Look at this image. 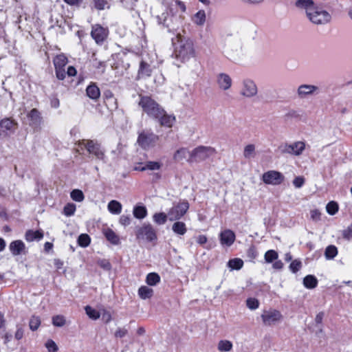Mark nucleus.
I'll list each match as a JSON object with an SVG mask.
<instances>
[{"mask_svg":"<svg viewBox=\"0 0 352 352\" xmlns=\"http://www.w3.org/2000/svg\"><path fill=\"white\" fill-rule=\"evenodd\" d=\"M139 105L151 118L155 119L162 113L163 109L160 104L149 96H140Z\"/></svg>","mask_w":352,"mask_h":352,"instance_id":"nucleus-5","label":"nucleus"},{"mask_svg":"<svg viewBox=\"0 0 352 352\" xmlns=\"http://www.w3.org/2000/svg\"><path fill=\"white\" fill-rule=\"evenodd\" d=\"M98 265L105 270H110L111 265L110 263L105 259H102L98 261Z\"/></svg>","mask_w":352,"mask_h":352,"instance_id":"nucleus-55","label":"nucleus"},{"mask_svg":"<svg viewBox=\"0 0 352 352\" xmlns=\"http://www.w3.org/2000/svg\"><path fill=\"white\" fill-rule=\"evenodd\" d=\"M160 281V276L155 272L149 273L146 276V282L150 286H155Z\"/></svg>","mask_w":352,"mask_h":352,"instance_id":"nucleus-37","label":"nucleus"},{"mask_svg":"<svg viewBox=\"0 0 352 352\" xmlns=\"http://www.w3.org/2000/svg\"><path fill=\"white\" fill-rule=\"evenodd\" d=\"M56 75L58 79L63 80L65 78V68L55 69Z\"/></svg>","mask_w":352,"mask_h":352,"instance_id":"nucleus-56","label":"nucleus"},{"mask_svg":"<svg viewBox=\"0 0 352 352\" xmlns=\"http://www.w3.org/2000/svg\"><path fill=\"white\" fill-rule=\"evenodd\" d=\"M94 4L95 8L98 10H102L109 8L107 0H94Z\"/></svg>","mask_w":352,"mask_h":352,"instance_id":"nucleus-47","label":"nucleus"},{"mask_svg":"<svg viewBox=\"0 0 352 352\" xmlns=\"http://www.w3.org/2000/svg\"><path fill=\"white\" fill-rule=\"evenodd\" d=\"M162 164L158 162H147L144 166L142 167V170H156L161 168Z\"/></svg>","mask_w":352,"mask_h":352,"instance_id":"nucleus-45","label":"nucleus"},{"mask_svg":"<svg viewBox=\"0 0 352 352\" xmlns=\"http://www.w3.org/2000/svg\"><path fill=\"white\" fill-rule=\"evenodd\" d=\"M327 212L331 214H335L338 210V205L335 201H330L326 206Z\"/></svg>","mask_w":352,"mask_h":352,"instance_id":"nucleus-48","label":"nucleus"},{"mask_svg":"<svg viewBox=\"0 0 352 352\" xmlns=\"http://www.w3.org/2000/svg\"><path fill=\"white\" fill-rule=\"evenodd\" d=\"M102 318L105 322H109L111 320V315L109 311L103 310Z\"/></svg>","mask_w":352,"mask_h":352,"instance_id":"nucleus-60","label":"nucleus"},{"mask_svg":"<svg viewBox=\"0 0 352 352\" xmlns=\"http://www.w3.org/2000/svg\"><path fill=\"white\" fill-rule=\"evenodd\" d=\"M9 250L13 256L25 254L26 253L25 245L21 240L12 241L9 245Z\"/></svg>","mask_w":352,"mask_h":352,"instance_id":"nucleus-17","label":"nucleus"},{"mask_svg":"<svg viewBox=\"0 0 352 352\" xmlns=\"http://www.w3.org/2000/svg\"><path fill=\"white\" fill-rule=\"evenodd\" d=\"M243 265V261L241 258H233L230 259L228 263V266L231 270H240Z\"/></svg>","mask_w":352,"mask_h":352,"instance_id":"nucleus-39","label":"nucleus"},{"mask_svg":"<svg viewBox=\"0 0 352 352\" xmlns=\"http://www.w3.org/2000/svg\"><path fill=\"white\" fill-rule=\"evenodd\" d=\"M319 88L313 85L303 84L300 85L297 89V96L300 99H304L308 96L318 94Z\"/></svg>","mask_w":352,"mask_h":352,"instance_id":"nucleus-15","label":"nucleus"},{"mask_svg":"<svg viewBox=\"0 0 352 352\" xmlns=\"http://www.w3.org/2000/svg\"><path fill=\"white\" fill-rule=\"evenodd\" d=\"M155 120H157L162 126L171 127L175 118L171 115L166 114L163 109L162 113H160V116L158 118H156Z\"/></svg>","mask_w":352,"mask_h":352,"instance_id":"nucleus-21","label":"nucleus"},{"mask_svg":"<svg viewBox=\"0 0 352 352\" xmlns=\"http://www.w3.org/2000/svg\"><path fill=\"white\" fill-rule=\"evenodd\" d=\"M217 151L212 146H199L190 151V157L187 160L189 163H199L216 155Z\"/></svg>","mask_w":352,"mask_h":352,"instance_id":"nucleus-4","label":"nucleus"},{"mask_svg":"<svg viewBox=\"0 0 352 352\" xmlns=\"http://www.w3.org/2000/svg\"><path fill=\"white\" fill-rule=\"evenodd\" d=\"M159 137L150 131H142L138 138V144L144 149L153 147L158 141Z\"/></svg>","mask_w":352,"mask_h":352,"instance_id":"nucleus-10","label":"nucleus"},{"mask_svg":"<svg viewBox=\"0 0 352 352\" xmlns=\"http://www.w3.org/2000/svg\"><path fill=\"white\" fill-rule=\"evenodd\" d=\"M338 254V249L335 245H330L325 249L324 256L327 260L334 258Z\"/></svg>","mask_w":352,"mask_h":352,"instance_id":"nucleus-38","label":"nucleus"},{"mask_svg":"<svg viewBox=\"0 0 352 352\" xmlns=\"http://www.w3.org/2000/svg\"><path fill=\"white\" fill-rule=\"evenodd\" d=\"M171 41L173 56L177 60L185 63L195 56L193 42L189 37L179 32Z\"/></svg>","mask_w":352,"mask_h":352,"instance_id":"nucleus-2","label":"nucleus"},{"mask_svg":"<svg viewBox=\"0 0 352 352\" xmlns=\"http://www.w3.org/2000/svg\"><path fill=\"white\" fill-rule=\"evenodd\" d=\"M262 179L266 184L279 185L284 180L282 173L276 170H269L263 173Z\"/></svg>","mask_w":352,"mask_h":352,"instance_id":"nucleus-14","label":"nucleus"},{"mask_svg":"<svg viewBox=\"0 0 352 352\" xmlns=\"http://www.w3.org/2000/svg\"><path fill=\"white\" fill-rule=\"evenodd\" d=\"M43 238V232L42 230H28L25 234V239L28 242L34 241H40Z\"/></svg>","mask_w":352,"mask_h":352,"instance_id":"nucleus-22","label":"nucleus"},{"mask_svg":"<svg viewBox=\"0 0 352 352\" xmlns=\"http://www.w3.org/2000/svg\"><path fill=\"white\" fill-rule=\"evenodd\" d=\"M79 145L81 148H85L89 154L94 155L97 159L102 161L104 160V152L98 142L94 140H82L80 142Z\"/></svg>","mask_w":352,"mask_h":352,"instance_id":"nucleus-7","label":"nucleus"},{"mask_svg":"<svg viewBox=\"0 0 352 352\" xmlns=\"http://www.w3.org/2000/svg\"><path fill=\"white\" fill-rule=\"evenodd\" d=\"M87 315L93 320H97L100 318V314L99 311L93 309L91 307L87 305L85 307Z\"/></svg>","mask_w":352,"mask_h":352,"instance_id":"nucleus-41","label":"nucleus"},{"mask_svg":"<svg viewBox=\"0 0 352 352\" xmlns=\"http://www.w3.org/2000/svg\"><path fill=\"white\" fill-rule=\"evenodd\" d=\"M247 306L249 309L254 310L258 307L259 302L258 300L253 298H250L246 301Z\"/></svg>","mask_w":352,"mask_h":352,"instance_id":"nucleus-53","label":"nucleus"},{"mask_svg":"<svg viewBox=\"0 0 352 352\" xmlns=\"http://www.w3.org/2000/svg\"><path fill=\"white\" fill-rule=\"evenodd\" d=\"M303 284L308 289H314L317 286L318 280L313 275H307L303 279Z\"/></svg>","mask_w":352,"mask_h":352,"instance_id":"nucleus-31","label":"nucleus"},{"mask_svg":"<svg viewBox=\"0 0 352 352\" xmlns=\"http://www.w3.org/2000/svg\"><path fill=\"white\" fill-rule=\"evenodd\" d=\"M108 34V30L100 25H95L92 27L91 35L97 43H102Z\"/></svg>","mask_w":352,"mask_h":352,"instance_id":"nucleus-16","label":"nucleus"},{"mask_svg":"<svg viewBox=\"0 0 352 352\" xmlns=\"http://www.w3.org/2000/svg\"><path fill=\"white\" fill-rule=\"evenodd\" d=\"M51 107L56 109L60 106L59 100L57 98H53L50 100Z\"/></svg>","mask_w":352,"mask_h":352,"instance_id":"nucleus-61","label":"nucleus"},{"mask_svg":"<svg viewBox=\"0 0 352 352\" xmlns=\"http://www.w3.org/2000/svg\"><path fill=\"white\" fill-rule=\"evenodd\" d=\"M217 82L219 87L223 91L228 90L232 84L230 76L225 73H221L217 76Z\"/></svg>","mask_w":352,"mask_h":352,"instance_id":"nucleus-19","label":"nucleus"},{"mask_svg":"<svg viewBox=\"0 0 352 352\" xmlns=\"http://www.w3.org/2000/svg\"><path fill=\"white\" fill-rule=\"evenodd\" d=\"M243 156L245 159H252L256 156V148L253 144L246 145L243 150Z\"/></svg>","mask_w":352,"mask_h":352,"instance_id":"nucleus-33","label":"nucleus"},{"mask_svg":"<svg viewBox=\"0 0 352 352\" xmlns=\"http://www.w3.org/2000/svg\"><path fill=\"white\" fill-rule=\"evenodd\" d=\"M52 322L54 326L62 327L66 324L65 317L63 315H56L52 317Z\"/></svg>","mask_w":352,"mask_h":352,"instance_id":"nucleus-40","label":"nucleus"},{"mask_svg":"<svg viewBox=\"0 0 352 352\" xmlns=\"http://www.w3.org/2000/svg\"><path fill=\"white\" fill-rule=\"evenodd\" d=\"M91 242L89 236L87 234H81L78 239V245L81 247H87Z\"/></svg>","mask_w":352,"mask_h":352,"instance_id":"nucleus-42","label":"nucleus"},{"mask_svg":"<svg viewBox=\"0 0 352 352\" xmlns=\"http://www.w3.org/2000/svg\"><path fill=\"white\" fill-rule=\"evenodd\" d=\"M217 349L220 352H229L232 349V343L227 340H220Z\"/></svg>","mask_w":352,"mask_h":352,"instance_id":"nucleus-35","label":"nucleus"},{"mask_svg":"<svg viewBox=\"0 0 352 352\" xmlns=\"http://www.w3.org/2000/svg\"><path fill=\"white\" fill-rule=\"evenodd\" d=\"M87 96L92 100H97L100 95L99 88L95 84L89 85L86 89Z\"/></svg>","mask_w":352,"mask_h":352,"instance_id":"nucleus-27","label":"nucleus"},{"mask_svg":"<svg viewBox=\"0 0 352 352\" xmlns=\"http://www.w3.org/2000/svg\"><path fill=\"white\" fill-rule=\"evenodd\" d=\"M30 126L37 128L42 122L41 113L36 109H32L27 115Z\"/></svg>","mask_w":352,"mask_h":352,"instance_id":"nucleus-18","label":"nucleus"},{"mask_svg":"<svg viewBox=\"0 0 352 352\" xmlns=\"http://www.w3.org/2000/svg\"><path fill=\"white\" fill-rule=\"evenodd\" d=\"M55 69L64 68L67 63V58L63 54L57 55L54 59Z\"/></svg>","mask_w":352,"mask_h":352,"instance_id":"nucleus-34","label":"nucleus"},{"mask_svg":"<svg viewBox=\"0 0 352 352\" xmlns=\"http://www.w3.org/2000/svg\"><path fill=\"white\" fill-rule=\"evenodd\" d=\"M109 211L115 214H119L122 211V204L116 200H111L107 206Z\"/></svg>","mask_w":352,"mask_h":352,"instance_id":"nucleus-29","label":"nucleus"},{"mask_svg":"<svg viewBox=\"0 0 352 352\" xmlns=\"http://www.w3.org/2000/svg\"><path fill=\"white\" fill-rule=\"evenodd\" d=\"M261 317L265 325L272 326L281 320L282 315L279 311L270 309L263 311Z\"/></svg>","mask_w":352,"mask_h":352,"instance_id":"nucleus-13","label":"nucleus"},{"mask_svg":"<svg viewBox=\"0 0 352 352\" xmlns=\"http://www.w3.org/2000/svg\"><path fill=\"white\" fill-rule=\"evenodd\" d=\"M133 215L136 219H142L147 215V210L144 206H136L133 208Z\"/></svg>","mask_w":352,"mask_h":352,"instance_id":"nucleus-30","label":"nucleus"},{"mask_svg":"<svg viewBox=\"0 0 352 352\" xmlns=\"http://www.w3.org/2000/svg\"><path fill=\"white\" fill-rule=\"evenodd\" d=\"M304 183L305 179L302 177H296L293 180V184L297 188H301L303 186Z\"/></svg>","mask_w":352,"mask_h":352,"instance_id":"nucleus-54","label":"nucleus"},{"mask_svg":"<svg viewBox=\"0 0 352 352\" xmlns=\"http://www.w3.org/2000/svg\"><path fill=\"white\" fill-rule=\"evenodd\" d=\"M120 223L124 226L129 225L131 223L130 217L126 216V215H122L120 218Z\"/></svg>","mask_w":352,"mask_h":352,"instance_id":"nucleus-59","label":"nucleus"},{"mask_svg":"<svg viewBox=\"0 0 352 352\" xmlns=\"http://www.w3.org/2000/svg\"><path fill=\"white\" fill-rule=\"evenodd\" d=\"M343 236L348 240L352 239V225L343 232Z\"/></svg>","mask_w":352,"mask_h":352,"instance_id":"nucleus-58","label":"nucleus"},{"mask_svg":"<svg viewBox=\"0 0 352 352\" xmlns=\"http://www.w3.org/2000/svg\"><path fill=\"white\" fill-rule=\"evenodd\" d=\"M235 240V234L230 230H226L220 234L221 244L230 246Z\"/></svg>","mask_w":352,"mask_h":352,"instance_id":"nucleus-20","label":"nucleus"},{"mask_svg":"<svg viewBox=\"0 0 352 352\" xmlns=\"http://www.w3.org/2000/svg\"><path fill=\"white\" fill-rule=\"evenodd\" d=\"M45 345L48 352H57L58 349V346L52 340H48Z\"/></svg>","mask_w":352,"mask_h":352,"instance_id":"nucleus-51","label":"nucleus"},{"mask_svg":"<svg viewBox=\"0 0 352 352\" xmlns=\"http://www.w3.org/2000/svg\"><path fill=\"white\" fill-rule=\"evenodd\" d=\"M172 230L175 234L183 236L186 233L187 228L184 222L177 220L172 226Z\"/></svg>","mask_w":352,"mask_h":352,"instance_id":"nucleus-26","label":"nucleus"},{"mask_svg":"<svg viewBox=\"0 0 352 352\" xmlns=\"http://www.w3.org/2000/svg\"><path fill=\"white\" fill-rule=\"evenodd\" d=\"M189 157H190V151L186 148H180L173 155V159L176 162H180L184 159L187 160Z\"/></svg>","mask_w":352,"mask_h":352,"instance_id":"nucleus-25","label":"nucleus"},{"mask_svg":"<svg viewBox=\"0 0 352 352\" xmlns=\"http://www.w3.org/2000/svg\"><path fill=\"white\" fill-rule=\"evenodd\" d=\"M305 148V144L303 142L298 141L292 144H283L279 146L282 153H287L294 155H300Z\"/></svg>","mask_w":352,"mask_h":352,"instance_id":"nucleus-12","label":"nucleus"},{"mask_svg":"<svg viewBox=\"0 0 352 352\" xmlns=\"http://www.w3.org/2000/svg\"><path fill=\"white\" fill-rule=\"evenodd\" d=\"M67 74L69 76H74L76 74V68L73 66L68 67Z\"/></svg>","mask_w":352,"mask_h":352,"instance_id":"nucleus-64","label":"nucleus"},{"mask_svg":"<svg viewBox=\"0 0 352 352\" xmlns=\"http://www.w3.org/2000/svg\"><path fill=\"white\" fill-rule=\"evenodd\" d=\"M41 324V320L38 316H32L30 320V328L32 331L36 330Z\"/></svg>","mask_w":352,"mask_h":352,"instance_id":"nucleus-49","label":"nucleus"},{"mask_svg":"<svg viewBox=\"0 0 352 352\" xmlns=\"http://www.w3.org/2000/svg\"><path fill=\"white\" fill-rule=\"evenodd\" d=\"M156 19L158 24L166 28L169 32L177 30L183 21V16L175 14L172 9H167L160 15H157Z\"/></svg>","mask_w":352,"mask_h":352,"instance_id":"nucleus-3","label":"nucleus"},{"mask_svg":"<svg viewBox=\"0 0 352 352\" xmlns=\"http://www.w3.org/2000/svg\"><path fill=\"white\" fill-rule=\"evenodd\" d=\"M71 198L78 202L82 201L84 200V195L83 192L78 189L73 190L70 193Z\"/></svg>","mask_w":352,"mask_h":352,"instance_id":"nucleus-43","label":"nucleus"},{"mask_svg":"<svg viewBox=\"0 0 352 352\" xmlns=\"http://www.w3.org/2000/svg\"><path fill=\"white\" fill-rule=\"evenodd\" d=\"M76 205L72 203L66 204L63 208V214L67 217L72 216L76 211Z\"/></svg>","mask_w":352,"mask_h":352,"instance_id":"nucleus-46","label":"nucleus"},{"mask_svg":"<svg viewBox=\"0 0 352 352\" xmlns=\"http://www.w3.org/2000/svg\"><path fill=\"white\" fill-rule=\"evenodd\" d=\"M135 235L138 239L144 240L147 242H152L157 240V232L150 223H144L137 228Z\"/></svg>","mask_w":352,"mask_h":352,"instance_id":"nucleus-6","label":"nucleus"},{"mask_svg":"<svg viewBox=\"0 0 352 352\" xmlns=\"http://www.w3.org/2000/svg\"><path fill=\"white\" fill-rule=\"evenodd\" d=\"M295 6L305 12L306 17L313 24L324 25L330 23L332 16L322 5L316 4L313 0H296Z\"/></svg>","mask_w":352,"mask_h":352,"instance_id":"nucleus-1","label":"nucleus"},{"mask_svg":"<svg viewBox=\"0 0 352 352\" xmlns=\"http://www.w3.org/2000/svg\"><path fill=\"white\" fill-rule=\"evenodd\" d=\"M301 267L302 263L298 260L293 261L289 265V269L293 273H296L299 271Z\"/></svg>","mask_w":352,"mask_h":352,"instance_id":"nucleus-52","label":"nucleus"},{"mask_svg":"<svg viewBox=\"0 0 352 352\" xmlns=\"http://www.w3.org/2000/svg\"><path fill=\"white\" fill-rule=\"evenodd\" d=\"M153 294V289L147 286H141L138 289V295L142 299L150 298L152 297Z\"/></svg>","mask_w":352,"mask_h":352,"instance_id":"nucleus-32","label":"nucleus"},{"mask_svg":"<svg viewBox=\"0 0 352 352\" xmlns=\"http://www.w3.org/2000/svg\"><path fill=\"white\" fill-rule=\"evenodd\" d=\"M18 127V123L8 118L0 121V138H8L14 134Z\"/></svg>","mask_w":352,"mask_h":352,"instance_id":"nucleus-9","label":"nucleus"},{"mask_svg":"<svg viewBox=\"0 0 352 352\" xmlns=\"http://www.w3.org/2000/svg\"><path fill=\"white\" fill-rule=\"evenodd\" d=\"M258 94L255 82L250 78L244 79L241 82L240 95L245 98H252Z\"/></svg>","mask_w":352,"mask_h":352,"instance_id":"nucleus-11","label":"nucleus"},{"mask_svg":"<svg viewBox=\"0 0 352 352\" xmlns=\"http://www.w3.org/2000/svg\"><path fill=\"white\" fill-rule=\"evenodd\" d=\"M197 242L200 245H204L207 242V237L205 235H199L197 238Z\"/></svg>","mask_w":352,"mask_h":352,"instance_id":"nucleus-62","label":"nucleus"},{"mask_svg":"<svg viewBox=\"0 0 352 352\" xmlns=\"http://www.w3.org/2000/svg\"><path fill=\"white\" fill-rule=\"evenodd\" d=\"M103 234L107 241L113 245H118L120 243V237L116 232L110 228H107L103 230Z\"/></svg>","mask_w":352,"mask_h":352,"instance_id":"nucleus-24","label":"nucleus"},{"mask_svg":"<svg viewBox=\"0 0 352 352\" xmlns=\"http://www.w3.org/2000/svg\"><path fill=\"white\" fill-rule=\"evenodd\" d=\"M278 253L273 250H268L265 252L264 258L267 263H272L278 258Z\"/></svg>","mask_w":352,"mask_h":352,"instance_id":"nucleus-44","label":"nucleus"},{"mask_svg":"<svg viewBox=\"0 0 352 352\" xmlns=\"http://www.w3.org/2000/svg\"><path fill=\"white\" fill-rule=\"evenodd\" d=\"M127 329L124 328H118L115 333V336L116 338H122L125 336L127 334Z\"/></svg>","mask_w":352,"mask_h":352,"instance_id":"nucleus-57","label":"nucleus"},{"mask_svg":"<svg viewBox=\"0 0 352 352\" xmlns=\"http://www.w3.org/2000/svg\"><path fill=\"white\" fill-rule=\"evenodd\" d=\"M151 72L152 69L150 65L144 60L141 61L138 69V78H142L149 77L151 75Z\"/></svg>","mask_w":352,"mask_h":352,"instance_id":"nucleus-23","label":"nucleus"},{"mask_svg":"<svg viewBox=\"0 0 352 352\" xmlns=\"http://www.w3.org/2000/svg\"><path fill=\"white\" fill-rule=\"evenodd\" d=\"M105 103L108 109L111 111L118 109V101L116 98H111L108 100H105Z\"/></svg>","mask_w":352,"mask_h":352,"instance_id":"nucleus-50","label":"nucleus"},{"mask_svg":"<svg viewBox=\"0 0 352 352\" xmlns=\"http://www.w3.org/2000/svg\"><path fill=\"white\" fill-rule=\"evenodd\" d=\"M206 15L204 10H200L192 16V21L197 25L202 26L206 22Z\"/></svg>","mask_w":352,"mask_h":352,"instance_id":"nucleus-28","label":"nucleus"},{"mask_svg":"<svg viewBox=\"0 0 352 352\" xmlns=\"http://www.w3.org/2000/svg\"><path fill=\"white\" fill-rule=\"evenodd\" d=\"M15 338L16 340H21L23 336V330L21 327H18L16 333H15Z\"/></svg>","mask_w":352,"mask_h":352,"instance_id":"nucleus-63","label":"nucleus"},{"mask_svg":"<svg viewBox=\"0 0 352 352\" xmlns=\"http://www.w3.org/2000/svg\"><path fill=\"white\" fill-rule=\"evenodd\" d=\"M189 208L188 201H183L173 206L168 212V220L170 221L180 219Z\"/></svg>","mask_w":352,"mask_h":352,"instance_id":"nucleus-8","label":"nucleus"},{"mask_svg":"<svg viewBox=\"0 0 352 352\" xmlns=\"http://www.w3.org/2000/svg\"><path fill=\"white\" fill-rule=\"evenodd\" d=\"M168 219V213L157 212L155 213L153 216V221L157 225H164Z\"/></svg>","mask_w":352,"mask_h":352,"instance_id":"nucleus-36","label":"nucleus"}]
</instances>
